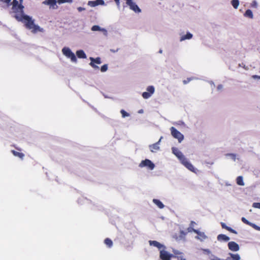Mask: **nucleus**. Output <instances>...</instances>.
<instances>
[{
	"label": "nucleus",
	"instance_id": "obj_1",
	"mask_svg": "<svg viewBox=\"0 0 260 260\" xmlns=\"http://www.w3.org/2000/svg\"><path fill=\"white\" fill-rule=\"evenodd\" d=\"M14 17L17 21H21L24 23L25 27L27 29L31 30V32L34 34L39 31L42 32L43 31V28L35 24L34 20H33L31 17L24 15V12L23 13H19L15 14Z\"/></svg>",
	"mask_w": 260,
	"mask_h": 260
},
{
	"label": "nucleus",
	"instance_id": "obj_2",
	"mask_svg": "<svg viewBox=\"0 0 260 260\" xmlns=\"http://www.w3.org/2000/svg\"><path fill=\"white\" fill-rule=\"evenodd\" d=\"M171 135L172 136L177 139L179 143H181L184 139V136L178 131L175 127H171L170 128Z\"/></svg>",
	"mask_w": 260,
	"mask_h": 260
},
{
	"label": "nucleus",
	"instance_id": "obj_3",
	"mask_svg": "<svg viewBox=\"0 0 260 260\" xmlns=\"http://www.w3.org/2000/svg\"><path fill=\"white\" fill-rule=\"evenodd\" d=\"M23 6L19 4L17 0H13L12 2V10L13 12L16 14L23 13Z\"/></svg>",
	"mask_w": 260,
	"mask_h": 260
},
{
	"label": "nucleus",
	"instance_id": "obj_4",
	"mask_svg": "<svg viewBox=\"0 0 260 260\" xmlns=\"http://www.w3.org/2000/svg\"><path fill=\"white\" fill-rule=\"evenodd\" d=\"M62 53L68 58H70L71 60L73 62H76L77 58L73 52H72L71 49L67 47H64L62 49Z\"/></svg>",
	"mask_w": 260,
	"mask_h": 260
},
{
	"label": "nucleus",
	"instance_id": "obj_5",
	"mask_svg": "<svg viewBox=\"0 0 260 260\" xmlns=\"http://www.w3.org/2000/svg\"><path fill=\"white\" fill-rule=\"evenodd\" d=\"M173 256V254L169 253L165 249H162L159 251V257L161 260H171Z\"/></svg>",
	"mask_w": 260,
	"mask_h": 260
},
{
	"label": "nucleus",
	"instance_id": "obj_6",
	"mask_svg": "<svg viewBox=\"0 0 260 260\" xmlns=\"http://www.w3.org/2000/svg\"><path fill=\"white\" fill-rule=\"evenodd\" d=\"M139 167L141 168L146 167L152 170L154 168L155 165L150 160L146 159L141 162Z\"/></svg>",
	"mask_w": 260,
	"mask_h": 260
},
{
	"label": "nucleus",
	"instance_id": "obj_7",
	"mask_svg": "<svg viewBox=\"0 0 260 260\" xmlns=\"http://www.w3.org/2000/svg\"><path fill=\"white\" fill-rule=\"evenodd\" d=\"M172 149L173 154L176 156L180 162L184 160L186 158L183 153L177 148L173 147Z\"/></svg>",
	"mask_w": 260,
	"mask_h": 260
},
{
	"label": "nucleus",
	"instance_id": "obj_8",
	"mask_svg": "<svg viewBox=\"0 0 260 260\" xmlns=\"http://www.w3.org/2000/svg\"><path fill=\"white\" fill-rule=\"evenodd\" d=\"M147 92H144L142 93V96L144 99H147L150 98L154 92V88L153 86H149L147 88Z\"/></svg>",
	"mask_w": 260,
	"mask_h": 260
},
{
	"label": "nucleus",
	"instance_id": "obj_9",
	"mask_svg": "<svg viewBox=\"0 0 260 260\" xmlns=\"http://www.w3.org/2000/svg\"><path fill=\"white\" fill-rule=\"evenodd\" d=\"M127 5L129 6L131 10L134 11L135 13H139L141 12V10L140 9V8L133 1L130 2L127 4Z\"/></svg>",
	"mask_w": 260,
	"mask_h": 260
},
{
	"label": "nucleus",
	"instance_id": "obj_10",
	"mask_svg": "<svg viewBox=\"0 0 260 260\" xmlns=\"http://www.w3.org/2000/svg\"><path fill=\"white\" fill-rule=\"evenodd\" d=\"M186 168L192 172H196V169L188 161L186 158L181 162Z\"/></svg>",
	"mask_w": 260,
	"mask_h": 260
},
{
	"label": "nucleus",
	"instance_id": "obj_11",
	"mask_svg": "<svg viewBox=\"0 0 260 260\" xmlns=\"http://www.w3.org/2000/svg\"><path fill=\"white\" fill-rule=\"evenodd\" d=\"M229 249L232 251H237L239 250V246L235 242L231 241L228 243Z\"/></svg>",
	"mask_w": 260,
	"mask_h": 260
},
{
	"label": "nucleus",
	"instance_id": "obj_12",
	"mask_svg": "<svg viewBox=\"0 0 260 260\" xmlns=\"http://www.w3.org/2000/svg\"><path fill=\"white\" fill-rule=\"evenodd\" d=\"M149 243L150 246H153L154 247H157L159 250V251L162 249H166V247L164 245L161 244V243L156 241L150 240L149 241Z\"/></svg>",
	"mask_w": 260,
	"mask_h": 260
},
{
	"label": "nucleus",
	"instance_id": "obj_13",
	"mask_svg": "<svg viewBox=\"0 0 260 260\" xmlns=\"http://www.w3.org/2000/svg\"><path fill=\"white\" fill-rule=\"evenodd\" d=\"M193 232L198 235L196 238L200 239L201 241H203L206 239L207 237L203 232H201L197 230H192Z\"/></svg>",
	"mask_w": 260,
	"mask_h": 260
},
{
	"label": "nucleus",
	"instance_id": "obj_14",
	"mask_svg": "<svg viewBox=\"0 0 260 260\" xmlns=\"http://www.w3.org/2000/svg\"><path fill=\"white\" fill-rule=\"evenodd\" d=\"M222 229H225L227 231H229L231 233H234L235 234H237V232L234 229H232L231 228L227 226L225 223L224 222H221L220 223Z\"/></svg>",
	"mask_w": 260,
	"mask_h": 260
},
{
	"label": "nucleus",
	"instance_id": "obj_15",
	"mask_svg": "<svg viewBox=\"0 0 260 260\" xmlns=\"http://www.w3.org/2000/svg\"><path fill=\"white\" fill-rule=\"evenodd\" d=\"M160 140H161V139H160V140L158 141V142L149 146L150 149L152 152H155V151L159 150V147L158 146V144H159V142H160Z\"/></svg>",
	"mask_w": 260,
	"mask_h": 260
},
{
	"label": "nucleus",
	"instance_id": "obj_16",
	"mask_svg": "<svg viewBox=\"0 0 260 260\" xmlns=\"http://www.w3.org/2000/svg\"><path fill=\"white\" fill-rule=\"evenodd\" d=\"M217 239L219 241H228L230 240V238L228 236H227L226 235H224V234L218 235L217 236Z\"/></svg>",
	"mask_w": 260,
	"mask_h": 260
},
{
	"label": "nucleus",
	"instance_id": "obj_17",
	"mask_svg": "<svg viewBox=\"0 0 260 260\" xmlns=\"http://www.w3.org/2000/svg\"><path fill=\"white\" fill-rule=\"evenodd\" d=\"M241 220H242V222H244V223H245L247 225H249L254 228L255 229H257L258 228L257 226H256L255 224L249 222L245 217H242L241 218Z\"/></svg>",
	"mask_w": 260,
	"mask_h": 260
},
{
	"label": "nucleus",
	"instance_id": "obj_18",
	"mask_svg": "<svg viewBox=\"0 0 260 260\" xmlns=\"http://www.w3.org/2000/svg\"><path fill=\"white\" fill-rule=\"evenodd\" d=\"M76 55L80 58H85L86 57L85 53L82 50H78L76 52Z\"/></svg>",
	"mask_w": 260,
	"mask_h": 260
},
{
	"label": "nucleus",
	"instance_id": "obj_19",
	"mask_svg": "<svg viewBox=\"0 0 260 260\" xmlns=\"http://www.w3.org/2000/svg\"><path fill=\"white\" fill-rule=\"evenodd\" d=\"M11 152L14 156L18 157L21 159H23L24 156V154L23 153L17 152L14 150H11Z\"/></svg>",
	"mask_w": 260,
	"mask_h": 260
},
{
	"label": "nucleus",
	"instance_id": "obj_20",
	"mask_svg": "<svg viewBox=\"0 0 260 260\" xmlns=\"http://www.w3.org/2000/svg\"><path fill=\"white\" fill-rule=\"evenodd\" d=\"M153 202L157 206V207L160 209H162L164 207V205L162 203L157 199H153Z\"/></svg>",
	"mask_w": 260,
	"mask_h": 260
},
{
	"label": "nucleus",
	"instance_id": "obj_21",
	"mask_svg": "<svg viewBox=\"0 0 260 260\" xmlns=\"http://www.w3.org/2000/svg\"><path fill=\"white\" fill-rule=\"evenodd\" d=\"M244 15L245 17H248V18H249L250 19H252L253 17V15L252 12L250 9L247 10L245 11Z\"/></svg>",
	"mask_w": 260,
	"mask_h": 260
},
{
	"label": "nucleus",
	"instance_id": "obj_22",
	"mask_svg": "<svg viewBox=\"0 0 260 260\" xmlns=\"http://www.w3.org/2000/svg\"><path fill=\"white\" fill-rule=\"evenodd\" d=\"M90 60L91 61L90 62H93V63H96V64H101L102 63L101 58L99 57H98L95 58H94L93 57H90Z\"/></svg>",
	"mask_w": 260,
	"mask_h": 260
},
{
	"label": "nucleus",
	"instance_id": "obj_23",
	"mask_svg": "<svg viewBox=\"0 0 260 260\" xmlns=\"http://www.w3.org/2000/svg\"><path fill=\"white\" fill-rule=\"evenodd\" d=\"M236 183L238 185L240 186L244 185L243 177L241 176H238L236 179Z\"/></svg>",
	"mask_w": 260,
	"mask_h": 260
},
{
	"label": "nucleus",
	"instance_id": "obj_24",
	"mask_svg": "<svg viewBox=\"0 0 260 260\" xmlns=\"http://www.w3.org/2000/svg\"><path fill=\"white\" fill-rule=\"evenodd\" d=\"M192 37V35L189 32H187L186 35L182 36L180 38V41H182L186 39H190Z\"/></svg>",
	"mask_w": 260,
	"mask_h": 260
},
{
	"label": "nucleus",
	"instance_id": "obj_25",
	"mask_svg": "<svg viewBox=\"0 0 260 260\" xmlns=\"http://www.w3.org/2000/svg\"><path fill=\"white\" fill-rule=\"evenodd\" d=\"M43 3L45 5L54 6L56 3V0H45Z\"/></svg>",
	"mask_w": 260,
	"mask_h": 260
},
{
	"label": "nucleus",
	"instance_id": "obj_26",
	"mask_svg": "<svg viewBox=\"0 0 260 260\" xmlns=\"http://www.w3.org/2000/svg\"><path fill=\"white\" fill-rule=\"evenodd\" d=\"M104 243L109 248H111L113 245L112 241L108 238L105 239Z\"/></svg>",
	"mask_w": 260,
	"mask_h": 260
},
{
	"label": "nucleus",
	"instance_id": "obj_27",
	"mask_svg": "<svg viewBox=\"0 0 260 260\" xmlns=\"http://www.w3.org/2000/svg\"><path fill=\"white\" fill-rule=\"evenodd\" d=\"M173 254L174 256L173 257L179 258L180 256H182V255L183 254L182 252H181L177 250H173Z\"/></svg>",
	"mask_w": 260,
	"mask_h": 260
},
{
	"label": "nucleus",
	"instance_id": "obj_28",
	"mask_svg": "<svg viewBox=\"0 0 260 260\" xmlns=\"http://www.w3.org/2000/svg\"><path fill=\"white\" fill-rule=\"evenodd\" d=\"M229 254L230 255L231 257L232 258L233 260H240V256L238 254H233V253H230Z\"/></svg>",
	"mask_w": 260,
	"mask_h": 260
},
{
	"label": "nucleus",
	"instance_id": "obj_29",
	"mask_svg": "<svg viewBox=\"0 0 260 260\" xmlns=\"http://www.w3.org/2000/svg\"><path fill=\"white\" fill-rule=\"evenodd\" d=\"M231 4L235 9H237L239 5V0H232Z\"/></svg>",
	"mask_w": 260,
	"mask_h": 260
},
{
	"label": "nucleus",
	"instance_id": "obj_30",
	"mask_svg": "<svg viewBox=\"0 0 260 260\" xmlns=\"http://www.w3.org/2000/svg\"><path fill=\"white\" fill-rule=\"evenodd\" d=\"M88 5L91 7H94L97 6L96 1H88Z\"/></svg>",
	"mask_w": 260,
	"mask_h": 260
},
{
	"label": "nucleus",
	"instance_id": "obj_31",
	"mask_svg": "<svg viewBox=\"0 0 260 260\" xmlns=\"http://www.w3.org/2000/svg\"><path fill=\"white\" fill-rule=\"evenodd\" d=\"M120 113H121V114L122 115V117L123 118H124L125 117H128L129 116V114L123 109L121 110Z\"/></svg>",
	"mask_w": 260,
	"mask_h": 260
},
{
	"label": "nucleus",
	"instance_id": "obj_32",
	"mask_svg": "<svg viewBox=\"0 0 260 260\" xmlns=\"http://www.w3.org/2000/svg\"><path fill=\"white\" fill-rule=\"evenodd\" d=\"M73 1V0H57V2L59 4H61L66 3H72Z\"/></svg>",
	"mask_w": 260,
	"mask_h": 260
},
{
	"label": "nucleus",
	"instance_id": "obj_33",
	"mask_svg": "<svg viewBox=\"0 0 260 260\" xmlns=\"http://www.w3.org/2000/svg\"><path fill=\"white\" fill-rule=\"evenodd\" d=\"M108 70V65L107 64H104L101 67V71L102 72H105Z\"/></svg>",
	"mask_w": 260,
	"mask_h": 260
},
{
	"label": "nucleus",
	"instance_id": "obj_34",
	"mask_svg": "<svg viewBox=\"0 0 260 260\" xmlns=\"http://www.w3.org/2000/svg\"><path fill=\"white\" fill-rule=\"evenodd\" d=\"M91 30L93 31L100 30V27L99 25H93L91 28Z\"/></svg>",
	"mask_w": 260,
	"mask_h": 260
},
{
	"label": "nucleus",
	"instance_id": "obj_35",
	"mask_svg": "<svg viewBox=\"0 0 260 260\" xmlns=\"http://www.w3.org/2000/svg\"><path fill=\"white\" fill-rule=\"evenodd\" d=\"M96 2L97 6L98 5H104L105 4V2L103 0H95Z\"/></svg>",
	"mask_w": 260,
	"mask_h": 260
},
{
	"label": "nucleus",
	"instance_id": "obj_36",
	"mask_svg": "<svg viewBox=\"0 0 260 260\" xmlns=\"http://www.w3.org/2000/svg\"><path fill=\"white\" fill-rule=\"evenodd\" d=\"M252 207L255 208L260 209V203H254Z\"/></svg>",
	"mask_w": 260,
	"mask_h": 260
},
{
	"label": "nucleus",
	"instance_id": "obj_37",
	"mask_svg": "<svg viewBox=\"0 0 260 260\" xmlns=\"http://www.w3.org/2000/svg\"><path fill=\"white\" fill-rule=\"evenodd\" d=\"M89 65L94 69H99V67L95 65V64L93 63V62H90Z\"/></svg>",
	"mask_w": 260,
	"mask_h": 260
},
{
	"label": "nucleus",
	"instance_id": "obj_38",
	"mask_svg": "<svg viewBox=\"0 0 260 260\" xmlns=\"http://www.w3.org/2000/svg\"><path fill=\"white\" fill-rule=\"evenodd\" d=\"M77 10L79 12H82L83 11H84L85 10V8L81 7H79L77 8Z\"/></svg>",
	"mask_w": 260,
	"mask_h": 260
},
{
	"label": "nucleus",
	"instance_id": "obj_39",
	"mask_svg": "<svg viewBox=\"0 0 260 260\" xmlns=\"http://www.w3.org/2000/svg\"><path fill=\"white\" fill-rule=\"evenodd\" d=\"M252 78L254 79H260V76H258V75H253L252 76Z\"/></svg>",
	"mask_w": 260,
	"mask_h": 260
},
{
	"label": "nucleus",
	"instance_id": "obj_40",
	"mask_svg": "<svg viewBox=\"0 0 260 260\" xmlns=\"http://www.w3.org/2000/svg\"><path fill=\"white\" fill-rule=\"evenodd\" d=\"M118 7H120V0H114Z\"/></svg>",
	"mask_w": 260,
	"mask_h": 260
},
{
	"label": "nucleus",
	"instance_id": "obj_41",
	"mask_svg": "<svg viewBox=\"0 0 260 260\" xmlns=\"http://www.w3.org/2000/svg\"><path fill=\"white\" fill-rule=\"evenodd\" d=\"M252 7H256L257 6V3L255 1H253L251 4Z\"/></svg>",
	"mask_w": 260,
	"mask_h": 260
},
{
	"label": "nucleus",
	"instance_id": "obj_42",
	"mask_svg": "<svg viewBox=\"0 0 260 260\" xmlns=\"http://www.w3.org/2000/svg\"><path fill=\"white\" fill-rule=\"evenodd\" d=\"M187 230L189 232H193L192 230H194V229L193 228H192V226H190V227H189Z\"/></svg>",
	"mask_w": 260,
	"mask_h": 260
},
{
	"label": "nucleus",
	"instance_id": "obj_43",
	"mask_svg": "<svg viewBox=\"0 0 260 260\" xmlns=\"http://www.w3.org/2000/svg\"><path fill=\"white\" fill-rule=\"evenodd\" d=\"M190 79H189V78H188V79H187V80H184V81H183V83H184V84H187L188 82H189L190 81Z\"/></svg>",
	"mask_w": 260,
	"mask_h": 260
},
{
	"label": "nucleus",
	"instance_id": "obj_44",
	"mask_svg": "<svg viewBox=\"0 0 260 260\" xmlns=\"http://www.w3.org/2000/svg\"><path fill=\"white\" fill-rule=\"evenodd\" d=\"M196 224L195 222L192 221L190 222V226L192 227L194 225V224Z\"/></svg>",
	"mask_w": 260,
	"mask_h": 260
},
{
	"label": "nucleus",
	"instance_id": "obj_45",
	"mask_svg": "<svg viewBox=\"0 0 260 260\" xmlns=\"http://www.w3.org/2000/svg\"><path fill=\"white\" fill-rule=\"evenodd\" d=\"M178 258H179L180 260H186L182 256H180Z\"/></svg>",
	"mask_w": 260,
	"mask_h": 260
},
{
	"label": "nucleus",
	"instance_id": "obj_46",
	"mask_svg": "<svg viewBox=\"0 0 260 260\" xmlns=\"http://www.w3.org/2000/svg\"><path fill=\"white\" fill-rule=\"evenodd\" d=\"M11 0H5L6 2L7 3H9L11 2Z\"/></svg>",
	"mask_w": 260,
	"mask_h": 260
},
{
	"label": "nucleus",
	"instance_id": "obj_47",
	"mask_svg": "<svg viewBox=\"0 0 260 260\" xmlns=\"http://www.w3.org/2000/svg\"><path fill=\"white\" fill-rule=\"evenodd\" d=\"M130 2H133V0H130Z\"/></svg>",
	"mask_w": 260,
	"mask_h": 260
}]
</instances>
